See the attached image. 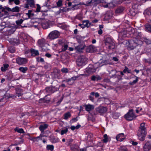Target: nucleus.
Returning a JSON list of instances; mask_svg holds the SVG:
<instances>
[{"mask_svg": "<svg viewBox=\"0 0 151 151\" xmlns=\"http://www.w3.org/2000/svg\"><path fill=\"white\" fill-rule=\"evenodd\" d=\"M32 11L31 10H29L28 12L26 13V14L29 17L31 15V13Z\"/></svg>", "mask_w": 151, "mask_h": 151, "instance_id": "obj_58", "label": "nucleus"}, {"mask_svg": "<svg viewBox=\"0 0 151 151\" xmlns=\"http://www.w3.org/2000/svg\"><path fill=\"white\" fill-rule=\"evenodd\" d=\"M96 80L97 81L100 80L101 79V77L99 76H96Z\"/></svg>", "mask_w": 151, "mask_h": 151, "instance_id": "obj_61", "label": "nucleus"}, {"mask_svg": "<svg viewBox=\"0 0 151 151\" xmlns=\"http://www.w3.org/2000/svg\"><path fill=\"white\" fill-rule=\"evenodd\" d=\"M85 107L86 111H90L94 109V106L90 104L85 105Z\"/></svg>", "mask_w": 151, "mask_h": 151, "instance_id": "obj_19", "label": "nucleus"}, {"mask_svg": "<svg viewBox=\"0 0 151 151\" xmlns=\"http://www.w3.org/2000/svg\"><path fill=\"white\" fill-rule=\"evenodd\" d=\"M14 2L16 5H18L20 3V1L19 0H14Z\"/></svg>", "mask_w": 151, "mask_h": 151, "instance_id": "obj_59", "label": "nucleus"}, {"mask_svg": "<svg viewBox=\"0 0 151 151\" xmlns=\"http://www.w3.org/2000/svg\"><path fill=\"white\" fill-rule=\"evenodd\" d=\"M95 70L94 68L89 67L87 68L86 69V71L89 73H94L95 72Z\"/></svg>", "mask_w": 151, "mask_h": 151, "instance_id": "obj_29", "label": "nucleus"}, {"mask_svg": "<svg viewBox=\"0 0 151 151\" xmlns=\"http://www.w3.org/2000/svg\"><path fill=\"white\" fill-rule=\"evenodd\" d=\"M128 48L129 50H132L138 45H141L143 43L141 40H138L136 38H133L129 42Z\"/></svg>", "mask_w": 151, "mask_h": 151, "instance_id": "obj_2", "label": "nucleus"}, {"mask_svg": "<svg viewBox=\"0 0 151 151\" xmlns=\"http://www.w3.org/2000/svg\"><path fill=\"white\" fill-rule=\"evenodd\" d=\"M128 68L127 67L125 66V68L124 69V70H123V72L124 73H126L127 71H128Z\"/></svg>", "mask_w": 151, "mask_h": 151, "instance_id": "obj_63", "label": "nucleus"}, {"mask_svg": "<svg viewBox=\"0 0 151 151\" xmlns=\"http://www.w3.org/2000/svg\"><path fill=\"white\" fill-rule=\"evenodd\" d=\"M82 23H83L84 26H85V28L86 27L88 28L91 25V23H89V21L87 20L83 21H82Z\"/></svg>", "mask_w": 151, "mask_h": 151, "instance_id": "obj_26", "label": "nucleus"}, {"mask_svg": "<svg viewBox=\"0 0 151 151\" xmlns=\"http://www.w3.org/2000/svg\"><path fill=\"white\" fill-rule=\"evenodd\" d=\"M54 146L53 145H47L46 146V149L47 150H50L51 151L53 150Z\"/></svg>", "mask_w": 151, "mask_h": 151, "instance_id": "obj_36", "label": "nucleus"}, {"mask_svg": "<svg viewBox=\"0 0 151 151\" xmlns=\"http://www.w3.org/2000/svg\"><path fill=\"white\" fill-rule=\"evenodd\" d=\"M107 109L106 107L100 106L95 109L96 112L94 114L96 115L99 113L101 115H103L107 111Z\"/></svg>", "mask_w": 151, "mask_h": 151, "instance_id": "obj_6", "label": "nucleus"}, {"mask_svg": "<svg viewBox=\"0 0 151 151\" xmlns=\"http://www.w3.org/2000/svg\"><path fill=\"white\" fill-rule=\"evenodd\" d=\"M135 77H136V79L134 80L132 82H130L129 83V84L130 85H133L136 83L138 81V77L136 76H135Z\"/></svg>", "mask_w": 151, "mask_h": 151, "instance_id": "obj_37", "label": "nucleus"}, {"mask_svg": "<svg viewBox=\"0 0 151 151\" xmlns=\"http://www.w3.org/2000/svg\"><path fill=\"white\" fill-rule=\"evenodd\" d=\"M145 26L146 30L149 32H151V24L149 23H147Z\"/></svg>", "mask_w": 151, "mask_h": 151, "instance_id": "obj_28", "label": "nucleus"}, {"mask_svg": "<svg viewBox=\"0 0 151 151\" xmlns=\"http://www.w3.org/2000/svg\"><path fill=\"white\" fill-rule=\"evenodd\" d=\"M61 71L63 73H67L68 72V70L67 68H63L61 69Z\"/></svg>", "mask_w": 151, "mask_h": 151, "instance_id": "obj_53", "label": "nucleus"}, {"mask_svg": "<svg viewBox=\"0 0 151 151\" xmlns=\"http://www.w3.org/2000/svg\"><path fill=\"white\" fill-rule=\"evenodd\" d=\"M103 65H107L108 64H111V63L108 60H104L102 61Z\"/></svg>", "mask_w": 151, "mask_h": 151, "instance_id": "obj_48", "label": "nucleus"}, {"mask_svg": "<svg viewBox=\"0 0 151 151\" xmlns=\"http://www.w3.org/2000/svg\"><path fill=\"white\" fill-rule=\"evenodd\" d=\"M128 32H127V30H124L123 31L122 33L123 35V37H129V35Z\"/></svg>", "mask_w": 151, "mask_h": 151, "instance_id": "obj_44", "label": "nucleus"}, {"mask_svg": "<svg viewBox=\"0 0 151 151\" xmlns=\"http://www.w3.org/2000/svg\"><path fill=\"white\" fill-rule=\"evenodd\" d=\"M58 43L60 45H63L65 43L63 42V40L62 39H59L58 40Z\"/></svg>", "mask_w": 151, "mask_h": 151, "instance_id": "obj_49", "label": "nucleus"}, {"mask_svg": "<svg viewBox=\"0 0 151 151\" xmlns=\"http://www.w3.org/2000/svg\"><path fill=\"white\" fill-rule=\"evenodd\" d=\"M112 59L115 62H117L119 60V59L117 57H113Z\"/></svg>", "mask_w": 151, "mask_h": 151, "instance_id": "obj_57", "label": "nucleus"}, {"mask_svg": "<svg viewBox=\"0 0 151 151\" xmlns=\"http://www.w3.org/2000/svg\"><path fill=\"white\" fill-rule=\"evenodd\" d=\"M76 78L77 77H72L71 78L68 79V80L67 81L68 82H69V81H71V80H72L73 81H74L76 79Z\"/></svg>", "mask_w": 151, "mask_h": 151, "instance_id": "obj_54", "label": "nucleus"}, {"mask_svg": "<svg viewBox=\"0 0 151 151\" xmlns=\"http://www.w3.org/2000/svg\"><path fill=\"white\" fill-rule=\"evenodd\" d=\"M27 2L29 5L30 6L34 8L35 7V3L34 0H27Z\"/></svg>", "mask_w": 151, "mask_h": 151, "instance_id": "obj_27", "label": "nucleus"}, {"mask_svg": "<svg viewBox=\"0 0 151 151\" xmlns=\"http://www.w3.org/2000/svg\"><path fill=\"white\" fill-rule=\"evenodd\" d=\"M10 42L13 44H19V43L20 41L19 39L14 38L11 39Z\"/></svg>", "mask_w": 151, "mask_h": 151, "instance_id": "obj_21", "label": "nucleus"}, {"mask_svg": "<svg viewBox=\"0 0 151 151\" xmlns=\"http://www.w3.org/2000/svg\"><path fill=\"white\" fill-rule=\"evenodd\" d=\"M12 12H19L20 11V8L18 6H16L12 9Z\"/></svg>", "mask_w": 151, "mask_h": 151, "instance_id": "obj_35", "label": "nucleus"}, {"mask_svg": "<svg viewBox=\"0 0 151 151\" xmlns=\"http://www.w3.org/2000/svg\"><path fill=\"white\" fill-rule=\"evenodd\" d=\"M73 139H72L70 138L67 140L66 142V145L68 146L70 145L71 143L73 141Z\"/></svg>", "mask_w": 151, "mask_h": 151, "instance_id": "obj_43", "label": "nucleus"}, {"mask_svg": "<svg viewBox=\"0 0 151 151\" xmlns=\"http://www.w3.org/2000/svg\"><path fill=\"white\" fill-rule=\"evenodd\" d=\"M71 116V114L70 112H68L65 113L64 114V119L67 120L68 119L70 118Z\"/></svg>", "mask_w": 151, "mask_h": 151, "instance_id": "obj_38", "label": "nucleus"}, {"mask_svg": "<svg viewBox=\"0 0 151 151\" xmlns=\"http://www.w3.org/2000/svg\"><path fill=\"white\" fill-rule=\"evenodd\" d=\"M135 38H136L138 40H141L142 41L143 39V37L142 36L141 32H140L138 33Z\"/></svg>", "mask_w": 151, "mask_h": 151, "instance_id": "obj_32", "label": "nucleus"}, {"mask_svg": "<svg viewBox=\"0 0 151 151\" xmlns=\"http://www.w3.org/2000/svg\"><path fill=\"white\" fill-rule=\"evenodd\" d=\"M14 131L19 133H25L23 129L19 128L18 127H16L14 129Z\"/></svg>", "mask_w": 151, "mask_h": 151, "instance_id": "obj_30", "label": "nucleus"}, {"mask_svg": "<svg viewBox=\"0 0 151 151\" xmlns=\"http://www.w3.org/2000/svg\"><path fill=\"white\" fill-rule=\"evenodd\" d=\"M104 43L107 47L110 50H112L115 47V44L113 40L111 38L108 37L104 40Z\"/></svg>", "mask_w": 151, "mask_h": 151, "instance_id": "obj_3", "label": "nucleus"}, {"mask_svg": "<svg viewBox=\"0 0 151 151\" xmlns=\"http://www.w3.org/2000/svg\"><path fill=\"white\" fill-rule=\"evenodd\" d=\"M41 47L42 48L41 51H47L50 49L49 44L47 43H45Z\"/></svg>", "mask_w": 151, "mask_h": 151, "instance_id": "obj_18", "label": "nucleus"}, {"mask_svg": "<svg viewBox=\"0 0 151 151\" xmlns=\"http://www.w3.org/2000/svg\"><path fill=\"white\" fill-rule=\"evenodd\" d=\"M144 41L147 44H150V41L147 39H145Z\"/></svg>", "mask_w": 151, "mask_h": 151, "instance_id": "obj_62", "label": "nucleus"}, {"mask_svg": "<svg viewBox=\"0 0 151 151\" xmlns=\"http://www.w3.org/2000/svg\"><path fill=\"white\" fill-rule=\"evenodd\" d=\"M16 27L14 28H12L8 31L9 33L10 34H12L15 31L16 29Z\"/></svg>", "mask_w": 151, "mask_h": 151, "instance_id": "obj_47", "label": "nucleus"}, {"mask_svg": "<svg viewBox=\"0 0 151 151\" xmlns=\"http://www.w3.org/2000/svg\"><path fill=\"white\" fill-rule=\"evenodd\" d=\"M63 0H59L57 3L56 4L58 7H60L63 5Z\"/></svg>", "mask_w": 151, "mask_h": 151, "instance_id": "obj_45", "label": "nucleus"}, {"mask_svg": "<svg viewBox=\"0 0 151 151\" xmlns=\"http://www.w3.org/2000/svg\"><path fill=\"white\" fill-rule=\"evenodd\" d=\"M60 35V32L57 30L51 32L48 35V37L51 40H54L58 38Z\"/></svg>", "mask_w": 151, "mask_h": 151, "instance_id": "obj_8", "label": "nucleus"}, {"mask_svg": "<svg viewBox=\"0 0 151 151\" xmlns=\"http://www.w3.org/2000/svg\"><path fill=\"white\" fill-rule=\"evenodd\" d=\"M9 97V96H6V94H5L4 95L3 97L0 99V102L6 101V99Z\"/></svg>", "mask_w": 151, "mask_h": 151, "instance_id": "obj_40", "label": "nucleus"}, {"mask_svg": "<svg viewBox=\"0 0 151 151\" xmlns=\"http://www.w3.org/2000/svg\"><path fill=\"white\" fill-rule=\"evenodd\" d=\"M145 12L148 15H151V12L150 10H147Z\"/></svg>", "mask_w": 151, "mask_h": 151, "instance_id": "obj_60", "label": "nucleus"}, {"mask_svg": "<svg viewBox=\"0 0 151 151\" xmlns=\"http://www.w3.org/2000/svg\"><path fill=\"white\" fill-rule=\"evenodd\" d=\"M144 151H149L151 149V144L149 142H146L143 146Z\"/></svg>", "mask_w": 151, "mask_h": 151, "instance_id": "obj_13", "label": "nucleus"}, {"mask_svg": "<svg viewBox=\"0 0 151 151\" xmlns=\"http://www.w3.org/2000/svg\"><path fill=\"white\" fill-rule=\"evenodd\" d=\"M86 47L85 44L83 43L76 47L75 49L79 52H82V50H83Z\"/></svg>", "mask_w": 151, "mask_h": 151, "instance_id": "obj_15", "label": "nucleus"}, {"mask_svg": "<svg viewBox=\"0 0 151 151\" xmlns=\"http://www.w3.org/2000/svg\"><path fill=\"white\" fill-rule=\"evenodd\" d=\"M58 89L55 86H51L50 87L46 88L45 90L47 93L52 94L57 91Z\"/></svg>", "mask_w": 151, "mask_h": 151, "instance_id": "obj_9", "label": "nucleus"}, {"mask_svg": "<svg viewBox=\"0 0 151 151\" xmlns=\"http://www.w3.org/2000/svg\"><path fill=\"white\" fill-rule=\"evenodd\" d=\"M37 43L40 47H41L45 43H46L45 40L43 39L39 40L38 41Z\"/></svg>", "mask_w": 151, "mask_h": 151, "instance_id": "obj_24", "label": "nucleus"}, {"mask_svg": "<svg viewBox=\"0 0 151 151\" xmlns=\"http://www.w3.org/2000/svg\"><path fill=\"white\" fill-rule=\"evenodd\" d=\"M48 127V125L46 124H41L40 125L39 128L41 131V133H42L44 132V130Z\"/></svg>", "mask_w": 151, "mask_h": 151, "instance_id": "obj_17", "label": "nucleus"}, {"mask_svg": "<svg viewBox=\"0 0 151 151\" xmlns=\"http://www.w3.org/2000/svg\"><path fill=\"white\" fill-rule=\"evenodd\" d=\"M9 65L7 64H5L3 65V66L1 68V70L3 72H5L7 70Z\"/></svg>", "mask_w": 151, "mask_h": 151, "instance_id": "obj_33", "label": "nucleus"}, {"mask_svg": "<svg viewBox=\"0 0 151 151\" xmlns=\"http://www.w3.org/2000/svg\"><path fill=\"white\" fill-rule=\"evenodd\" d=\"M91 95L94 96L96 97H98L99 96V94L97 92H92L91 93Z\"/></svg>", "mask_w": 151, "mask_h": 151, "instance_id": "obj_50", "label": "nucleus"}, {"mask_svg": "<svg viewBox=\"0 0 151 151\" xmlns=\"http://www.w3.org/2000/svg\"><path fill=\"white\" fill-rule=\"evenodd\" d=\"M16 63L19 65H23L25 64L27 62V60L25 58L18 57L16 59Z\"/></svg>", "mask_w": 151, "mask_h": 151, "instance_id": "obj_11", "label": "nucleus"}, {"mask_svg": "<svg viewBox=\"0 0 151 151\" xmlns=\"http://www.w3.org/2000/svg\"><path fill=\"white\" fill-rule=\"evenodd\" d=\"M88 60L87 58L85 56H81L77 61V65L78 66L84 65L87 63Z\"/></svg>", "mask_w": 151, "mask_h": 151, "instance_id": "obj_4", "label": "nucleus"}, {"mask_svg": "<svg viewBox=\"0 0 151 151\" xmlns=\"http://www.w3.org/2000/svg\"><path fill=\"white\" fill-rule=\"evenodd\" d=\"M50 141L53 143H55L58 142H59V139L57 137L52 136L50 137Z\"/></svg>", "mask_w": 151, "mask_h": 151, "instance_id": "obj_22", "label": "nucleus"}, {"mask_svg": "<svg viewBox=\"0 0 151 151\" xmlns=\"http://www.w3.org/2000/svg\"><path fill=\"white\" fill-rule=\"evenodd\" d=\"M138 6V5L134 3L132 4V7L134 9H137Z\"/></svg>", "mask_w": 151, "mask_h": 151, "instance_id": "obj_56", "label": "nucleus"}, {"mask_svg": "<svg viewBox=\"0 0 151 151\" xmlns=\"http://www.w3.org/2000/svg\"><path fill=\"white\" fill-rule=\"evenodd\" d=\"M124 10V8L120 7L118 8L115 11V13L116 14H119L122 13Z\"/></svg>", "mask_w": 151, "mask_h": 151, "instance_id": "obj_25", "label": "nucleus"}, {"mask_svg": "<svg viewBox=\"0 0 151 151\" xmlns=\"http://www.w3.org/2000/svg\"><path fill=\"white\" fill-rule=\"evenodd\" d=\"M9 51L11 53H14L15 51V48L13 46H10L9 47Z\"/></svg>", "mask_w": 151, "mask_h": 151, "instance_id": "obj_41", "label": "nucleus"}, {"mask_svg": "<svg viewBox=\"0 0 151 151\" xmlns=\"http://www.w3.org/2000/svg\"><path fill=\"white\" fill-rule=\"evenodd\" d=\"M125 138L124 134L121 133L118 134L116 137V139L117 141L121 142L123 141Z\"/></svg>", "mask_w": 151, "mask_h": 151, "instance_id": "obj_14", "label": "nucleus"}, {"mask_svg": "<svg viewBox=\"0 0 151 151\" xmlns=\"http://www.w3.org/2000/svg\"><path fill=\"white\" fill-rule=\"evenodd\" d=\"M19 70L21 72L25 73L26 72L27 70H28V68L26 67H20L19 68Z\"/></svg>", "mask_w": 151, "mask_h": 151, "instance_id": "obj_31", "label": "nucleus"}, {"mask_svg": "<svg viewBox=\"0 0 151 151\" xmlns=\"http://www.w3.org/2000/svg\"><path fill=\"white\" fill-rule=\"evenodd\" d=\"M96 49L95 46L90 45L87 47L86 49V51L87 52H93L96 51Z\"/></svg>", "mask_w": 151, "mask_h": 151, "instance_id": "obj_12", "label": "nucleus"}, {"mask_svg": "<svg viewBox=\"0 0 151 151\" xmlns=\"http://www.w3.org/2000/svg\"><path fill=\"white\" fill-rule=\"evenodd\" d=\"M16 91L17 96L19 97L22 95V91L19 88H17L16 89Z\"/></svg>", "mask_w": 151, "mask_h": 151, "instance_id": "obj_34", "label": "nucleus"}, {"mask_svg": "<svg viewBox=\"0 0 151 151\" xmlns=\"http://www.w3.org/2000/svg\"><path fill=\"white\" fill-rule=\"evenodd\" d=\"M60 70L58 69L54 68L51 72V75L53 79H59L60 77Z\"/></svg>", "mask_w": 151, "mask_h": 151, "instance_id": "obj_7", "label": "nucleus"}, {"mask_svg": "<svg viewBox=\"0 0 151 151\" xmlns=\"http://www.w3.org/2000/svg\"><path fill=\"white\" fill-rule=\"evenodd\" d=\"M62 47L61 48V50H59L58 51L59 53L61 52H65V51L67 49L68 46L66 44H64L63 45H62Z\"/></svg>", "mask_w": 151, "mask_h": 151, "instance_id": "obj_20", "label": "nucleus"}, {"mask_svg": "<svg viewBox=\"0 0 151 151\" xmlns=\"http://www.w3.org/2000/svg\"><path fill=\"white\" fill-rule=\"evenodd\" d=\"M30 52L32 55L33 56H37L39 55L38 51L34 49H31L30 50Z\"/></svg>", "mask_w": 151, "mask_h": 151, "instance_id": "obj_23", "label": "nucleus"}, {"mask_svg": "<svg viewBox=\"0 0 151 151\" xmlns=\"http://www.w3.org/2000/svg\"><path fill=\"white\" fill-rule=\"evenodd\" d=\"M41 139L40 138V137H34L32 138L31 140L32 141L34 142H38L39 140H41Z\"/></svg>", "mask_w": 151, "mask_h": 151, "instance_id": "obj_42", "label": "nucleus"}, {"mask_svg": "<svg viewBox=\"0 0 151 151\" xmlns=\"http://www.w3.org/2000/svg\"><path fill=\"white\" fill-rule=\"evenodd\" d=\"M119 151H127L126 148L124 147H121L119 149Z\"/></svg>", "mask_w": 151, "mask_h": 151, "instance_id": "obj_52", "label": "nucleus"}, {"mask_svg": "<svg viewBox=\"0 0 151 151\" xmlns=\"http://www.w3.org/2000/svg\"><path fill=\"white\" fill-rule=\"evenodd\" d=\"M45 56L48 58H51L52 57V55L49 53H47L45 54Z\"/></svg>", "mask_w": 151, "mask_h": 151, "instance_id": "obj_55", "label": "nucleus"}, {"mask_svg": "<svg viewBox=\"0 0 151 151\" xmlns=\"http://www.w3.org/2000/svg\"><path fill=\"white\" fill-rule=\"evenodd\" d=\"M41 24L42 28L44 29H46L50 27V23L47 20L42 21Z\"/></svg>", "mask_w": 151, "mask_h": 151, "instance_id": "obj_10", "label": "nucleus"}, {"mask_svg": "<svg viewBox=\"0 0 151 151\" xmlns=\"http://www.w3.org/2000/svg\"><path fill=\"white\" fill-rule=\"evenodd\" d=\"M68 131V128H66L65 129L62 130L61 132V134L62 135L65 134Z\"/></svg>", "mask_w": 151, "mask_h": 151, "instance_id": "obj_46", "label": "nucleus"}, {"mask_svg": "<svg viewBox=\"0 0 151 151\" xmlns=\"http://www.w3.org/2000/svg\"><path fill=\"white\" fill-rule=\"evenodd\" d=\"M104 139H103V141L104 143H106L109 140L108 136L106 134H105L104 135Z\"/></svg>", "mask_w": 151, "mask_h": 151, "instance_id": "obj_39", "label": "nucleus"}, {"mask_svg": "<svg viewBox=\"0 0 151 151\" xmlns=\"http://www.w3.org/2000/svg\"><path fill=\"white\" fill-rule=\"evenodd\" d=\"M91 80L93 81H95L96 80V76H92L91 77Z\"/></svg>", "mask_w": 151, "mask_h": 151, "instance_id": "obj_64", "label": "nucleus"}, {"mask_svg": "<svg viewBox=\"0 0 151 151\" xmlns=\"http://www.w3.org/2000/svg\"><path fill=\"white\" fill-rule=\"evenodd\" d=\"M124 118L127 120L130 121L136 118V116L133 112V109H130L124 115Z\"/></svg>", "mask_w": 151, "mask_h": 151, "instance_id": "obj_5", "label": "nucleus"}, {"mask_svg": "<svg viewBox=\"0 0 151 151\" xmlns=\"http://www.w3.org/2000/svg\"><path fill=\"white\" fill-rule=\"evenodd\" d=\"M147 133V129L145 127V123H141L137 131V135L138 139L141 141H144Z\"/></svg>", "mask_w": 151, "mask_h": 151, "instance_id": "obj_1", "label": "nucleus"}, {"mask_svg": "<svg viewBox=\"0 0 151 151\" xmlns=\"http://www.w3.org/2000/svg\"><path fill=\"white\" fill-rule=\"evenodd\" d=\"M23 20L22 19H20L19 20H18L16 21V24L17 25H16L15 26V27H16V28H22L24 27H25V26H22L20 25L23 22Z\"/></svg>", "mask_w": 151, "mask_h": 151, "instance_id": "obj_16", "label": "nucleus"}, {"mask_svg": "<svg viewBox=\"0 0 151 151\" xmlns=\"http://www.w3.org/2000/svg\"><path fill=\"white\" fill-rule=\"evenodd\" d=\"M37 8L36 9V12H40L41 7L40 5L39 4H37Z\"/></svg>", "mask_w": 151, "mask_h": 151, "instance_id": "obj_51", "label": "nucleus"}]
</instances>
